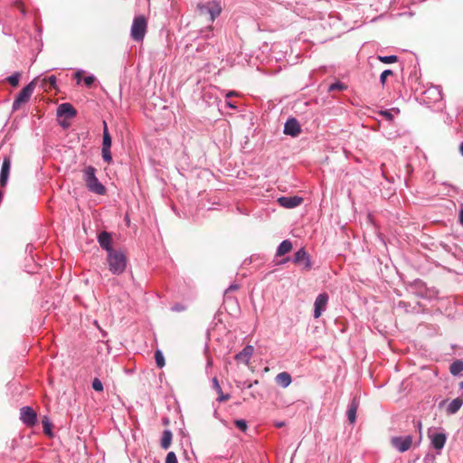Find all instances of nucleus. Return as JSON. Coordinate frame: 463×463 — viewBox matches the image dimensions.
Returning <instances> with one entry per match:
<instances>
[{"label":"nucleus","mask_w":463,"mask_h":463,"mask_svg":"<svg viewBox=\"0 0 463 463\" xmlns=\"http://www.w3.org/2000/svg\"><path fill=\"white\" fill-rule=\"evenodd\" d=\"M274 425H275V427H277V428H282V427H284V426H285V422H284V421H276V422L274 423Z\"/></svg>","instance_id":"42"},{"label":"nucleus","mask_w":463,"mask_h":463,"mask_svg":"<svg viewBox=\"0 0 463 463\" xmlns=\"http://www.w3.org/2000/svg\"><path fill=\"white\" fill-rule=\"evenodd\" d=\"M200 35L203 39H210L213 37V27L209 25L208 27L202 29L200 31Z\"/></svg>","instance_id":"26"},{"label":"nucleus","mask_w":463,"mask_h":463,"mask_svg":"<svg viewBox=\"0 0 463 463\" xmlns=\"http://www.w3.org/2000/svg\"><path fill=\"white\" fill-rule=\"evenodd\" d=\"M257 383H258V381L256 380V381H254V383H245V386L250 389L253 386V384H257Z\"/></svg>","instance_id":"43"},{"label":"nucleus","mask_w":463,"mask_h":463,"mask_svg":"<svg viewBox=\"0 0 463 463\" xmlns=\"http://www.w3.org/2000/svg\"><path fill=\"white\" fill-rule=\"evenodd\" d=\"M345 89H346V86L344 83L337 81V82L331 84L328 88V90L329 91L344 90Z\"/></svg>","instance_id":"29"},{"label":"nucleus","mask_w":463,"mask_h":463,"mask_svg":"<svg viewBox=\"0 0 463 463\" xmlns=\"http://www.w3.org/2000/svg\"><path fill=\"white\" fill-rule=\"evenodd\" d=\"M428 436L431 446L437 450V454H440L447 441V435L444 432H431L429 430Z\"/></svg>","instance_id":"9"},{"label":"nucleus","mask_w":463,"mask_h":463,"mask_svg":"<svg viewBox=\"0 0 463 463\" xmlns=\"http://www.w3.org/2000/svg\"><path fill=\"white\" fill-rule=\"evenodd\" d=\"M293 262L297 265H302L304 269H311L310 257L304 248L299 249L295 253Z\"/></svg>","instance_id":"11"},{"label":"nucleus","mask_w":463,"mask_h":463,"mask_svg":"<svg viewBox=\"0 0 463 463\" xmlns=\"http://www.w3.org/2000/svg\"><path fill=\"white\" fill-rule=\"evenodd\" d=\"M288 260V258H287V259L283 260L280 263H285V262H287Z\"/></svg>","instance_id":"49"},{"label":"nucleus","mask_w":463,"mask_h":463,"mask_svg":"<svg viewBox=\"0 0 463 463\" xmlns=\"http://www.w3.org/2000/svg\"><path fill=\"white\" fill-rule=\"evenodd\" d=\"M20 420L27 427H33L36 424L37 414L29 406H24L20 410Z\"/></svg>","instance_id":"8"},{"label":"nucleus","mask_w":463,"mask_h":463,"mask_svg":"<svg viewBox=\"0 0 463 463\" xmlns=\"http://www.w3.org/2000/svg\"><path fill=\"white\" fill-rule=\"evenodd\" d=\"M449 371L453 375H457L463 371V361L457 360L450 364Z\"/></svg>","instance_id":"23"},{"label":"nucleus","mask_w":463,"mask_h":463,"mask_svg":"<svg viewBox=\"0 0 463 463\" xmlns=\"http://www.w3.org/2000/svg\"><path fill=\"white\" fill-rule=\"evenodd\" d=\"M378 60L382 61L383 63H393L398 61V57L396 55H390V56H378Z\"/></svg>","instance_id":"28"},{"label":"nucleus","mask_w":463,"mask_h":463,"mask_svg":"<svg viewBox=\"0 0 463 463\" xmlns=\"http://www.w3.org/2000/svg\"><path fill=\"white\" fill-rule=\"evenodd\" d=\"M77 111L70 103H62L57 109V116L65 118H72L76 116Z\"/></svg>","instance_id":"12"},{"label":"nucleus","mask_w":463,"mask_h":463,"mask_svg":"<svg viewBox=\"0 0 463 463\" xmlns=\"http://www.w3.org/2000/svg\"><path fill=\"white\" fill-rule=\"evenodd\" d=\"M254 348L252 345H246L240 353L235 355V360L248 364L252 354Z\"/></svg>","instance_id":"16"},{"label":"nucleus","mask_w":463,"mask_h":463,"mask_svg":"<svg viewBox=\"0 0 463 463\" xmlns=\"http://www.w3.org/2000/svg\"><path fill=\"white\" fill-rule=\"evenodd\" d=\"M42 423H43V432L47 435V436H52V423L49 420L48 417H44L42 420Z\"/></svg>","instance_id":"25"},{"label":"nucleus","mask_w":463,"mask_h":463,"mask_svg":"<svg viewBox=\"0 0 463 463\" xmlns=\"http://www.w3.org/2000/svg\"><path fill=\"white\" fill-rule=\"evenodd\" d=\"M147 29V21L144 15L135 16L132 25L130 35L136 42H142L146 35Z\"/></svg>","instance_id":"4"},{"label":"nucleus","mask_w":463,"mask_h":463,"mask_svg":"<svg viewBox=\"0 0 463 463\" xmlns=\"http://www.w3.org/2000/svg\"><path fill=\"white\" fill-rule=\"evenodd\" d=\"M301 132L300 126L297 119L290 118L287 120L284 127V133L292 137H297Z\"/></svg>","instance_id":"13"},{"label":"nucleus","mask_w":463,"mask_h":463,"mask_svg":"<svg viewBox=\"0 0 463 463\" xmlns=\"http://www.w3.org/2000/svg\"><path fill=\"white\" fill-rule=\"evenodd\" d=\"M463 405V399L456 398L452 400L447 407V412L449 414H455L459 411Z\"/></svg>","instance_id":"21"},{"label":"nucleus","mask_w":463,"mask_h":463,"mask_svg":"<svg viewBox=\"0 0 463 463\" xmlns=\"http://www.w3.org/2000/svg\"><path fill=\"white\" fill-rule=\"evenodd\" d=\"M459 222L463 225V207L461 208L459 212Z\"/></svg>","instance_id":"44"},{"label":"nucleus","mask_w":463,"mask_h":463,"mask_svg":"<svg viewBox=\"0 0 463 463\" xmlns=\"http://www.w3.org/2000/svg\"><path fill=\"white\" fill-rule=\"evenodd\" d=\"M275 381L283 388L288 387L292 382L290 374L287 372H282L277 374Z\"/></svg>","instance_id":"19"},{"label":"nucleus","mask_w":463,"mask_h":463,"mask_svg":"<svg viewBox=\"0 0 463 463\" xmlns=\"http://www.w3.org/2000/svg\"><path fill=\"white\" fill-rule=\"evenodd\" d=\"M278 202L281 206L285 208H294L300 205L303 202V199L298 196H283L279 198Z\"/></svg>","instance_id":"14"},{"label":"nucleus","mask_w":463,"mask_h":463,"mask_svg":"<svg viewBox=\"0 0 463 463\" xmlns=\"http://www.w3.org/2000/svg\"><path fill=\"white\" fill-rule=\"evenodd\" d=\"M428 92L435 93L437 95L436 100L441 99V91L438 88L430 89Z\"/></svg>","instance_id":"38"},{"label":"nucleus","mask_w":463,"mask_h":463,"mask_svg":"<svg viewBox=\"0 0 463 463\" xmlns=\"http://www.w3.org/2000/svg\"><path fill=\"white\" fill-rule=\"evenodd\" d=\"M462 385H463V383H462Z\"/></svg>","instance_id":"50"},{"label":"nucleus","mask_w":463,"mask_h":463,"mask_svg":"<svg viewBox=\"0 0 463 463\" xmlns=\"http://www.w3.org/2000/svg\"><path fill=\"white\" fill-rule=\"evenodd\" d=\"M459 150H460L461 155L463 156V142L460 145Z\"/></svg>","instance_id":"47"},{"label":"nucleus","mask_w":463,"mask_h":463,"mask_svg":"<svg viewBox=\"0 0 463 463\" xmlns=\"http://www.w3.org/2000/svg\"><path fill=\"white\" fill-rule=\"evenodd\" d=\"M96 172V168L92 165L87 166L83 170V180L89 191L99 195H103L106 193V188L97 178Z\"/></svg>","instance_id":"1"},{"label":"nucleus","mask_w":463,"mask_h":463,"mask_svg":"<svg viewBox=\"0 0 463 463\" xmlns=\"http://www.w3.org/2000/svg\"><path fill=\"white\" fill-rule=\"evenodd\" d=\"M155 359L157 366L162 368L165 366V358L161 351L156 350L155 353Z\"/></svg>","instance_id":"27"},{"label":"nucleus","mask_w":463,"mask_h":463,"mask_svg":"<svg viewBox=\"0 0 463 463\" xmlns=\"http://www.w3.org/2000/svg\"><path fill=\"white\" fill-rule=\"evenodd\" d=\"M165 463H177V458L175 452L170 451L166 455Z\"/></svg>","instance_id":"33"},{"label":"nucleus","mask_w":463,"mask_h":463,"mask_svg":"<svg viewBox=\"0 0 463 463\" xmlns=\"http://www.w3.org/2000/svg\"><path fill=\"white\" fill-rule=\"evenodd\" d=\"M47 81L49 82V84L52 87L55 88V85H56V77L55 76L52 75V76L48 77Z\"/></svg>","instance_id":"39"},{"label":"nucleus","mask_w":463,"mask_h":463,"mask_svg":"<svg viewBox=\"0 0 463 463\" xmlns=\"http://www.w3.org/2000/svg\"><path fill=\"white\" fill-rule=\"evenodd\" d=\"M292 250V242L288 240L283 241L278 247L276 255L279 257L284 256Z\"/></svg>","instance_id":"20"},{"label":"nucleus","mask_w":463,"mask_h":463,"mask_svg":"<svg viewBox=\"0 0 463 463\" xmlns=\"http://www.w3.org/2000/svg\"><path fill=\"white\" fill-rule=\"evenodd\" d=\"M359 407V401L356 397H354L350 402L347 409V418L350 423H354L356 420V411Z\"/></svg>","instance_id":"18"},{"label":"nucleus","mask_w":463,"mask_h":463,"mask_svg":"<svg viewBox=\"0 0 463 463\" xmlns=\"http://www.w3.org/2000/svg\"><path fill=\"white\" fill-rule=\"evenodd\" d=\"M182 308H180V307H174V310H176V311H180Z\"/></svg>","instance_id":"48"},{"label":"nucleus","mask_w":463,"mask_h":463,"mask_svg":"<svg viewBox=\"0 0 463 463\" xmlns=\"http://www.w3.org/2000/svg\"><path fill=\"white\" fill-rule=\"evenodd\" d=\"M21 78L20 72H14L11 76L6 78V81L13 87H16L19 84V80Z\"/></svg>","instance_id":"24"},{"label":"nucleus","mask_w":463,"mask_h":463,"mask_svg":"<svg viewBox=\"0 0 463 463\" xmlns=\"http://www.w3.org/2000/svg\"><path fill=\"white\" fill-rule=\"evenodd\" d=\"M381 114L389 121L393 119V116L390 110L382 111Z\"/></svg>","instance_id":"36"},{"label":"nucleus","mask_w":463,"mask_h":463,"mask_svg":"<svg viewBox=\"0 0 463 463\" xmlns=\"http://www.w3.org/2000/svg\"><path fill=\"white\" fill-rule=\"evenodd\" d=\"M238 288H239V287H238V285H236V284H232V285H231V286L228 288L227 291H234V290H237V289H238Z\"/></svg>","instance_id":"41"},{"label":"nucleus","mask_w":463,"mask_h":463,"mask_svg":"<svg viewBox=\"0 0 463 463\" xmlns=\"http://www.w3.org/2000/svg\"><path fill=\"white\" fill-rule=\"evenodd\" d=\"M92 388L97 392H102L103 391V384L101 381L98 378H95L92 381Z\"/></svg>","instance_id":"31"},{"label":"nucleus","mask_w":463,"mask_h":463,"mask_svg":"<svg viewBox=\"0 0 463 463\" xmlns=\"http://www.w3.org/2000/svg\"><path fill=\"white\" fill-rule=\"evenodd\" d=\"M111 137L108 129V126L106 121H103V138H102V158L105 162L109 164L112 161V156L110 153V147H111Z\"/></svg>","instance_id":"6"},{"label":"nucleus","mask_w":463,"mask_h":463,"mask_svg":"<svg viewBox=\"0 0 463 463\" xmlns=\"http://www.w3.org/2000/svg\"><path fill=\"white\" fill-rule=\"evenodd\" d=\"M213 387L217 392V393L221 392L222 388L219 384L217 378H215V377L213 379Z\"/></svg>","instance_id":"37"},{"label":"nucleus","mask_w":463,"mask_h":463,"mask_svg":"<svg viewBox=\"0 0 463 463\" xmlns=\"http://www.w3.org/2000/svg\"><path fill=\"white\" fill-rule=\"evenodd\" d=\"M219 396L217 398V401L220 402H226L230 399V394H224L222 391L221 390V392H218Z\"/></svg>","instance_id":"35"},{"label":"nucleus","mask_w":463,"mask_h":463,"mask_svg":"<svg viewBox=\"0 0 463 463\" xmlns=\"http://www.w3.org/2000/svg\"><path fill=\"white\" fill-rule=\"evenodd\" d=\"M95 80H96V78L93 75H89V76H86L83 78V83L87 87H90L94 83Z\"/></svg>","instance_id":"34"},{"label":"nucleus","mask_w":463,"mask_h":463,"mask_svg":"<svg viewBox=\"0 0 463 463\" xmlns=\"http://www.w3.org/2000/svg\"><path fill=\"white\" fill-rule=\"evenodd\" d=\"M80 75H81V72H80V71H78V72H76V74H75V77L78 79V83H80Z\"/></svg>","instance_id":"46"},{"label":"nucleus","mask_w":463,"mask_h":463,"mask_svg":"<svg viewBox=\"0 0 463 463\" xmlns=\"http://www.w3.org/2000/svg\"><path fill=\"white\" fill-rule=\"evenodd\" d=\"M107 261L109 270L116 275L125 271L127 267V259L123 252L113 250L108 253Z\"/></svg>","instance_id":"2"},{"label":"nucleus","mask_w":463,"mask_h":463,"mask_svg":"<svg viewBox=\"0 0 463 463\" xmlns=\"http://www.w3.org/2000/svg\"><path fill=\"white\" fill-rule=\"evenodd\" d=\"M172 432L170 430H164L163 432V435H162V438H161V447L164 449H167L170 445H171V441H172Z\"/></svg>","instance_id":"22"},{"label":"nucleus","mask_w":463,"mask_h":463,"mask_svg":"<svg viewBox=\"0 0 463 463\" xmlns=\"http://www.w3.org/2000/svg\"><path fill=\"white\" fill-rule=\"evenodd\" d=\"M234 424L241 431H246L248 428L247 422L244 420H236Z\"/></svg>","instance_id":"32"},{"label":"nucleus","mask_w":463,"mask_h":463,"mask_svg":"<svg viewBox=\"0 0 463 463\" xmlns=\"http://www.w3.org/2000/svg\"><path fill=\"white\" fill-rule=\"evenodd\" d=\"M413 438L411 435L401 436V437H392L391 439V444L393 448H395L399 452H405L411 449L412 446Z\"/></svg>","instance_id":"7"},{"label":"nucleus","mask_w":463,"mask_h":463,"mask_svg":"<svg viewBox=\"0 0 463 463\" xmlns=\"http://www.w3.org/2000/svg\"><path fill=\"white\" fill-rule=\"evenodd\" d=\"M35 80H33L22 89L13 102V110H18L23 104L30 99L35 89Z\"/></svg>","instance_id":"5"},{"label":"nucleus","mask_w":463,"mask_h":463,"mask_svg":"<svg viewBox=\"0 0 463 463\" xmlns=\"http://www.w3.org/2000/svg\"><path fill=\"white\" fill-rule=\"evenodd\" d=\"M11 168V159L9 157H5L2 165L1 174H0V184L2 186H5L8 181L9 173Z\"/></svg>","instance_id":"17"},{"label":"nucleus","mask_w":463,"mask_h":463,"mask_svg":"<svg viewBox=\"0 0 463 463\" xmlns=\"http://www.w3.org/2000/svg\"><path fill=\"white\" fill-rule=\"evenodd\" d=\"M232 96H237V93L235 91H229L227 94H226V97L227 98H231Z\"/></svg>","instance_id":"45"},{"label":"nucleus","mask_w":463,"mask_h":463,"mask_svg":"<svg viewBox=\"0 0 463 463\" xmlns=\"http://www.w3.org/2000/svg\"><path fill=\"white\" fill-rule=\"evenodd\" d=\"M226 105L229 108L232 109H237V106L233 102H232V101H226Z\"/></svg>","instance_id":"40"},{"label":"nucleus","mask_w":463,"mask_h":463,"mask_svg":"<svg viewBox=\"0 0 463 463\" xmlns=\"http://www.w3.org/2000/svg\"><path fill=\"white\" fill-rule=\"evenodd\" d=\"M328 303V295L326 293L319 294L314 303V317L318 318L322 313L326 309Z\"/></svg>","instance_id":"10"},{"label":"nucleus","mask_w":463,"mask_h":463,"mask_svg":"<svg viewBox=\"0 0 463 463\" xmlns=\"http://www.w3.org/2000/svg\"><path fill=\"white\" fill-rule=\"evenodd\" d=\"M197 11L200 15H209V20L213 23L221 14L222 7L219 1L213 0L198 4Z\"/></svg>","instance_id":"3"},{"label":"nucleus","mask_w":463,"mask_h":463,"mask_svg":"<svg viewBox=\"0 0 463 463\" xmlns=\"http://www.w3.org/2000/svg\"><path fill=\"white\" fill-rule=\"evenodd\" d=\"M98 241L101 248H103L107 252L113 251L112 249V238L111 235L107 232H102L98 236Z\"/></svg>","instance_id":"15"},{"label":"nucleus","mask_w":463,"mask_h":463,"mask_svg":"<svg viewBox=\"0 0 463 463\" xmlns=\"http://www.w3.org/2000/svg\"><path fill=\"white\" fill-rule=\"evenodd\" d=\"M393 72L391 70H385L382 72L381 76H380V81H381V84L383 86L386 82V79L388 76H391L392 75Z\"/></svg>","instance_id":"30"}]
</instances>
